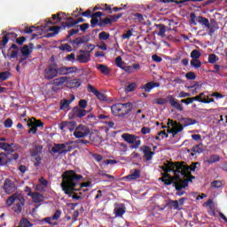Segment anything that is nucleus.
<instances>
[{"instance_id": "obj_22", "label": "nucleus", "mask_w": 227, "mask_h": 227, "mask_svg": "<svg viewBox=\"0 0 227 227\" xmlns=\"http://www.w3.org/2000/svg\"><path fill=\"white\" fill-rule=\"evenodd\" d=\"M140 150H142L145 160H152L153 159L155 153L152 152V149L149 146L144 145Z\"/></svg>"}, {"instance_id": "obj_5", "label": "nucleus", "mask_w": 227, "mask_h": 227, "mask_svg": "<svg viewBox=\"0 0 227 227\" xmlns=\"http://www.w3.org/2000/svg\"><path fill=\"white\" fill-rule=\"evenodd\" d=\"M172 164H175V162L173 161H167V163H165L162 167H161V169H163V171L165 173H174V176L172 177H168V179H165L164 180V183L165 185H175V183L176 182H180V173L178 172H175V168L173 170V165Z\"/></svg>"}, {"instance_id": "obj_28", "label": "nucleus", "mask_w": 227, "mask_h": 227, "mask_svg": "<svg viewBox=\"0 0 227 227\" xmlns=\"http://www.w3.org/2000/svg\"><path fill=\"white\" fill-rule=\"evenodd\" d=\"M17 36H19V35H17V33L15 32L7 33L5 35L3 36V41H2L3 47L6 46V43L10 42V38H12V40L13 41L17 39Z\"/></svg>"}, {"instance_id": "obj_1", "label": "nucleus", "mask_w": 227, "mask_h": 227, "mask_svg": "<svg viewBox=\"0 0 227 227\" xmlns=\"http://www.w3.org/2000/svg\"><path fill=\"white\" fill-rule=\"evenodd\" d=\"M82 175H79L75 170H67L63 175V180L60 184L62 191L67 196H72L74 192H77L82 189V187H90L91 185L90 182H82Z\"/></svg>"}, {"instance_id": "obj_34", "label": "nucleus", "mask_w": 227, "mask_h": 227, "mask_svg": "<svg viewBox=\"0 0 227 227\" xmlns=\"http://www.w3.org/2000/svg\"><path fill=\"white\" fill-rule=\"evenodd\" d=\"M181 121L184 127H189L191 125H196V123H198V121L191 118H182Z\"/></svg>"}, {"instance_id": "obj_44", "label": "nucleus", "mask_w": 227, "mask_h": 227, "mask_svg": "<svg viewBox=\"0 0 227 227\" xmlns=\"http://www.w3.org/2000/svg\"><path fill=\"white\" fill-rule=\"evenodd\" d=\"M32 52H33V51H31L29 49L28 45H24L21 48V54H22V56H25L26 58H27L29 56V54H31Z\"/></svg>"}, {"instance_id": "obj_35", "label": "nucleus", "mask_w": 227, "mask_h": 227, "mask_svg": "<svg viewBox=\"0 0 227 227\" xmlns=\"http://www.w3.org/2000/svg\"><path fill=\"white\" fill-rule=\"evenodd\" d=\"M88 42H90V37H77L71 41V43L81 45V43H88Z\"/></svg>"}, {"instance_id": "obj_38", "label": "nucleus", "mask_w": 227, "mask_h": 227, "mask_svg": "<svg viewBox=\"0 0 227 227\" xmlns=\"http://www.w3.org/2000/svg\"><path fill=\"white\" fill-rule=\"evenodd\" d=\"M111 20L108 18L99 19V22H98L97 26H99V27H106V26H111Z\"/></svg>"}, {"instance_id": "obj_12", "label": "nucleus", "mask_w": 227, "mask_h": 227, "mask_svg": "<svg viewBox=\"0 0 227 227\" xmlns=\"http://www.w3.org/2000/svg\"><path fill=\"white\" fill-rule=\"evenodd\" d=\"M73 136H74L76 139L87 137V136H90V128H88V126L80 124L78 127H76L75 130L73 133Z\"/></svg>"}, {"instance_id": "obj_14", "label": "nucleus", "mask_w": 227, "mask_h": 227, "mask_svg": "<svg viewBox=\"0 0 227 227\" xmlns=\"http://www.w3.org/2000/svg\"><path fill=\"white\" fill-rule=\"evenodd\" d=\"M19 159V153H14L10 157L6 155L4 153H0V165L1 166H6L8 162H12V160H17Z\"/></svg>"}, {"instance_id": "obj_63", "label": "nucleus", "mask_w": 227, "mask_h": 227, "mask_svg": "<svg viewBox=\"0 0 227 227\" xmlns=\"http://www.w3.org/2000/svg\"><path fill=\"white\" fill-rule=\"evenodd\" d=\"M115 65H116L119 68H121V67L123 66V60L121 59V56H118V57L115 59Z\"/></svg>"}, {"instance_id": "obj_4", "label": "nucleus", "mask_w": 227, "mask_h": 227, "mask_svg": "<svg viewBox=\"0 0 227 227\" xmlns=\"http://www.w3.org/2000/svg\"><path fill=\"white\" fill-rule=\"evenodd\" d=\"M15 201H18V202L15 203ZM13 203L15 204L13 205ZM5 205H7V207H12V205H13L12 207L13 212L15 214H21L22 207L26 205V199H24L22 195H19V193H14L6 200Z\"/></svg>"}, {"instance_id": "obj_37", "label": "nucleus", "mask_w": 227, "mask_h": 227, "mask_svg": "<svg viewBox=\"0 0 227 227\" xmlns=\"http://www.w3.org/2000/svg\"><path fill=\"white\" fill-rule=\"evenodd\" d=\"M168 126H171L175 129V130H180L181 129V131L184 130V125L176 122V121H173V120L171 119H168V122L167 123Z\"/></svg>"}, {"instance_id": "obj_26", "label": "nucleus", "mask_w": 227, "mask_h": 227, "mask_svg": "<svg viewBox=\"0 0 227 227\" xmlns=\"http://www.w3.org/2000/svg\"><path fill=\"white\" fill-rule=\"evenodd\" d=\"M70 99H62L60 101V109L61 111H65V109H70V104L75 100V96L71 95Z\"/></svg>"}, {"instance_id": "obj_19", "label": "nucleus", "mask_w": 227, "mask_h": 227, "mask_svg": "<svg viewBox=\"0 0 227 227\" xmlns=\"http://www.w3.org/2000/svg\"><path fill=\"white\" fill-rule=\"evenodd\" d=\"M75 127H77V122L74 121H64L60 123V130H69L70 132H74L75 130Z\"/></svg>"}, {"instance_id": "obj_30", "label": "nucleus", "mask_w": 227, "mask_h": 227, "mask_svg": "<svg viewBox=\"0 0 227 227\" xmlns=\"http://www.w3.org/2000/svg\"><path fill=\"white\" fill-rule=\"evenodd\" d=\"M59 29H61V27L59 26L50 27L49 31L52 32L47 33L46 38H54V36L59 33Z\"/></svg>"}, {"instance_id": "obj_41", "label": "nucleus", "mask_w": 227, "mask_h": 227, "mask_svg": "<svg viewBox=\"0 0 227 227\" xmlns=\"http://www.w3.org/2000/svg\"><path fill=\"white\" fill-rule=\"evenodd\" d=\"M18 227H33V223H31L26 217H22Z\"/></svg>"}, {"instance_id": "obj_58", "label": "nucleus", "mask_w": 227, "mask_h": 227, "mask_svg": "<svg viewBox=\"0 0 227 227\" xmlns=\"http://www.w3.org/2000/svg\"><path fill=\"white\" fill-rule=\"evenodd\" d=\"M78 107H80V109H86V107H88V101H86V99H81L78 103Z\"/></svg>"}, {"instance_id": "obj_47", "label": "nucleus", "mask_w": 227, "mask_h": 227, "mask_svg": "<svg viewBox=\"0 0 227 227\" xmlns=\"http://www.w3.org/2000/svg\"><path fill=\"white\" fill-rule=\"evenodd\" d=\"M109 38H111V34H109L106 31H103V32L98 34V39L101 40V41L102 40H104V41L109 40Z\"/></svg>"}, {"instance_id": "obj_27", "label": "nucleus", "mask_w": 227, "mask_h": 227, "mask_svg": "<svg viewBox=\"0 0 227 227\" xmlns=\"http://www.w3.org/2000/svg\"><path fill=\"white\" fill-rule=\"evenodd\" d=\"M81 84H82V81L79 78L71 79L67 82V88H70L71 90H75L77 88H80Z\"/></svg>"}, {"instance_id": "obj_42", "label": "nucleus", "mask_w": 227, "mask_h": 227, "mask_svg": "<svg viewBox=\"0 0 227 227\" xmlns=\"http://www.w3.org/2000/svg\"><path fill=\"white\" fill-rule=\"evenodd\" d=\"M167 205H168L170 207V208H173L174 210H179L180 208V204L178 202V200H169L167 203Z\"/></svg>"}, {"instance_id": "obj_13", "label": "nucleus", "mask_w": 227, "mask_h": 227, "mask_svg": "<svg viewBox=\"0 0 227 227\" xmlns=\"http://www.w3.org/2000/svg\"><path fill=\"white\" fill-rule=\"evenodd\" d=\"M5 194H13L17 191V185H15V182L10 178H6L2 186Z\"/></svg>"}, {"instance_id": "obj_20", "label": "nucleus", "mask_w": 227, "mask_h": 227, "mask_svg": "<svg viewBox=\"0 0 227 227\" xmlns=\"http://www.w3.org/2000/svg\"><path fill=\"white\" fill-rule=\"evenodd\" d=\"M88 90L90 91V93H93L98 100H101V102H106L107 100V96L100 91H98L93 85L90 84L88 85Z\"/></svg>"}, {"instance_id": "obj_40", "label": "nucleus", "mask_w": 227, "mask_h": 227, "mask_svg": "<svg viewBox=\"0 0 227 227\" xmlns=\"http://www.w3.org/2000/svg\"><path fill=\"white\" fill-rule=\"evenodd\" d=\"M139 176H141V170L139 169H135L134 173L127 176V178L129 180H137V178H139Z\"/></svg>"}, {"instance_id": "obj_49", "label": "nucleus", "mask_w": 227, "mask_h": 227, "mask_svg": "<svg viewBox=\"0 0 227 227\" xmlns=\"http://www.w3.org/2000/svg\"><path fill=\"white\" fill-rule=\"evenodd\" d=\"M201 146H203V144L194 145L192 148V152H193V153H203V148H201Z\"/></svg>"}, {"instance_id": "obj_51", "label": "nucleus", "mask_w": 227, "mask_h": 227, "mask_svg": "<svg viewBox=\"0 0 227 227\" xmlns=\"http://www.w3.org/2000/svg\"><path fill=\"white\" fill-rule=\"evenodd\" d=\"M79 194L74 192L73 193H71V196L68 195V197L73 198V200H76L77 201H81V200H82V192H80Z\"/></svg>"}, {"instance_id": "obj_62", "label": "nucleus", "mask_w": 227, "mask_h": 227, "mask_svg": "<svg viewBox=\"0 0 227 227\" xmlns=\"http://www.w3.org/2000/svg\"><path fill=\"white\" fill-rule=\"evenodd\" d=\"M78 15H81L82 17H87L88 19H91V10L88 9L84 12H79Z\"/></svg>"}, {"instance_id": "obj_48", "label": "nucleus", "mask_w": 227, "mask_h": 227, "mask_svg": "<svg viewBox=\"0 0 227 227\" xmlns=\"http://www.w3.org/2000/svg\"><path fill=\"white\" fill-rule=\"evenodd\" d=\"M191 67H193V68H200L201 67V60L200 59H192L190 62Z\"/></svg>"}, {"instance_id": "obj_36", "label": "nucleus", "mask_w": 227, "mask_h": 227, "mask_svg": "<svg viewBox=\"0 0 227 227\" xmlns=\"http://www.w3.org/2000/svg\"><path fill=\"white\" fill-rule=\"evenodd\" d=\"M98 70H99V72H101L103 75H109V74L111 73V69H109V67L104 64H99L98 66Z\"/></svg>"}, {"instance_id": "obj_2", "label": "nucleus", "mask_w": 227, "mask_h": 227, "mask_svg": "<svg viewBox=\"0 0 227 227\" xmlns=\"http://www.w3.org/2000/svg\"><path fill=\"white\" fill-rule=\"evenodd\" d=\"M172 166L175 173H179L181 176H191V171H196L197 166H200V162H193L189 166L184 161H175L172 163Z\"/></svg>"}, {"instance_id": "obj_55", "label": "nucleus", "mask_w": 227, "mask_h": 227, "mask_svg": "<svg viewBox=\"0 0 227 227\" xmlns=\"http://www.w3.org/2000/svg\"><path fill=\"white\" fill-rule=\"evenodd\" d=\"M211 187H215V189H220V187H223V182L215 180L211 183Z\"/></svg>"}, {"instance_id": "obj_57", "label": "nucleus", "mask_w": 227, "mask_h": 227, "mask_svg": "<svg viewBox=\"0 0 227 227\" xmlns=\"http://www.w3.org/2000/svg\"><path fill=\"white\" fill-rule=\"evenodd\" d=\"M136 88H137V84L136 82H132L126 87V91L129 93L130 91H134Z\"/></svg>"}, {"instance_id": "obj_7", "label": "nucleus", "mask_w": 227, "mask_h": 227, "mask_svg": "<svg viewBox=\"0 0 227 227\" xmlns=\"http://www.w3.org/2000/svg\"><path fill=\"white\" fill-rule=\"evenodd\" d=\"M43 77L46 81H52L58 77V64L53 63L46 67L43 71Z\"/></svg>"}, {"instance_id": "obj_46", "label": "nucleus", "mask_w": 227, "mask_h": 227, "mask_svg": "<svg viewBox=\"0 0 227 227\" xmlns=\"http://www.w3.org/2000/svg\"><path fill=\"white\" fill-rule=\"evenodd\" d=\"M190 58H192V59H200L201 58V52L198 50H193L191 52Z\"/></svg>"}, {"instance_id": "obj_6", "label": "nucleus", "mask_w": 227, "mask_h": 227, "mask_svg": "<svg viewBox=\"0 0 227 227\" xmlns=\"http://www.w3.org/2000/svg\"><path fill=\"white\" fill-rule=\"evenodd\" d=\"M122 139L126 141V143H129V145H131L130 148L131 150H137L139 146H141V139L139 137L129 133H123L121 135Z\"/></svg>"}, {"instance_id": "obj_17", "label": "nucleus", "mask_w": 227, "mask_h": 227, "mask_svg": "<svg viewBox=\"0 0 227 227\" xmlns=\"http://www.w3.org/2000/svg\"><path fill=\"white\" fill-rule=\"evenodd\" d=\"M75 61L78 63H88L91 61V55L89 51L81 50L80 54L76 56Z\"/></svg>"}, {"instance_id": "obj_3", "label": "nucleus", "mask_w": 227, "mask_h": 227, "mask_svg": "<svg viewBox=\"0 0 227 227\" xmlns=\"http://www.w3.org/2000/svg\"><path fill=\"white\" fill-rule=\"evenodd\" d=\"M133 105L131 102L116 103L111 106L112 114L119 118H125L127 114L132 112Z\"/></svg>"}, {"instance_id": "obj_43", "label": "nucleus", "mask_w": 227, "mask_h": 227, "mask_svg": "<svg viewBox=\"0 0 227 227\" xmlns=\"http://www.w3.org/2000/svg\"><path fill=\"white\" fill-rule=\"evenodd\" d=\"M156 27H159L160 31L158 33L159 36H166V26L164 24H157Z\"/></svg>"}, {"instance_id": "obj_50", "label": "nucleus", "mask_w": 227, "mask_h": 227, "mask_svg": "<svg viewBox=\"0 0 227 227\" xmlns=\"http://www.w3.org/2000/svg\"><path fill=\"white\" fill-rule=\"evenodd\" d=\"M34 120V121H33ZM33 120H30L29 122L31 123V125H34L35 128L38 129V127H43V122H42V121L40 120H36L35 118H33Z\"/></svg>"}, {"instance_id": "obj_60", "label": "nucleus", "mask_w": 227, "mask_h": 227, "mask_svg": "<svg viewBox=\"0 0 227 227\" xmlns=\"http://www.w3.org/2000/svg\"><path fill=\"white\" fill-rule=\"evenodd\" d=\"M4 125L5 129H12V126L13 125V121L8 118L4 121Z\"/></svg>"}, {"instance_id": "obj_53", "label": "nucleus", "mask_w": 227, "mask_h": 227, "mask_svg": "<svg viewBox=\"0 0 227 227\" xmlns=\"http://www.w3.org/2000/svg\"><path fill=\"white\" fill-rule=\"evenodd\" d=\"M27 126L31 127L28 130V134H36V132H38V128H36V126L34 124H31V122H27Z\"/></svg>"}, {"instance_id": "obj_29", "label": "nucleus", "mask_w": 227, "mask_h": 227, "mask_svg": "<svg viewBox=\"0 0 227 227\" xmlns=\"http://www.w3.org/2000/svg\"><path fill=\"white\" fill-rule=\"evenodd\" d=\"M160 86V84L159 82H149L142 87V90L146 91V93H150L153 88H159Z\"/></svg>"}, {"instance_id": "obj_8", "label": "nucleus", "mask_w": 227, "mask_h": 227, "mask_svg": "<svg viewBox=\"0 0 227 227\" xmlns=\"http://www.w3.org/2000/svg\"><path fill=\"white\" fill-rule=\"evenodd\" d=\"M195 179L196 176H192V174L186 176H180L179 181L174 183V187L176 191H180V189H185V187L189 186V182H192V180Z\"/></svg>"}, {"instance_id": "obj_11", "label": "nucleus", "mask_w": 227, "mask_h": 227, "mask_svg": "<svg viewBox=\"0 0 227 227\" xmlns=\"http://www.w3.org/2000/svg\"><path fill=\"white\" fill-rule=\"evenodd\" d=\"M87 113L90 112L86 111L85 109H82L79 106H74L67 116L69 120H76V118H84Z\"/></svg>"}, {"instance_id": "obj_56", "label": "nucleus", "mask_w": 227, "mask_h": 227, "mask_svg": "<svg viewBox=\"0 0 227 227\" xmlns=\"http://www.w3.org/2000/svg\"><path fill=\"white\" fill-rule=\"evenodd\" d=\"M40 27H35V26L32 27H26L24 33H26L27 35H31V33H33L35 31V29H39Z\"/></svg>"}, {"instance_id": "obj_15", "label": "nucleus", "mask_w": 227, "mask_h": 227, "mask_svg": "<svg viewBox=\"0 0 227 227\" xmlns=\"http://www.w3.org/2000/svg\"><path fill=\"white\" fill-rule=\"evenodd\" d=\"M66 144H55V145L51 148L52 153H59V155H62V153H67V152H72V146H69L67 150Z\"/></svg>"}, {"instance_id": "obj_32", "label": "nucleus", "mask_w": 227, "mask_h": 227, "mask_svg": "<svg viewBox=\"0 0 227 227\" xmlns=\"http://www.w3.org/2000/svg\"><path fill=\"white\" fill-rule=\"evenodd\" d=\"M68 81V77L67 76H60L59 78H56L52 81L51 84H53V86H63V84H65V82Z\"/></svg>"}, {"instance_id": "obj_16", "label": "nucleus", "mask_w": 227, "mask_h": 227, "mask_svg": "<svg viewBox=\"0 0 227 227\" xmlns=\"http://www.w3.org/2000/svg\"><path fill=\"white\" fill-rule=\"evenodd\" d=\"M66 17H67V13L62 12H60L57 14H52L51 19L53 21L49 20L46 22V26H49V25L54 26L56 24H59V22H61V20H65V19H67Z\"/></svg>"}, {"instance_id": "obj_45", "label": "nucleus", "mask_w": 227, "mask_h": 227, "mask_svg": "<svg viewBox=\"0 0 227 227\" xmlns=\"http://www.w3.org/2000/svg\"><path fill=\"white\" fill-rule=\"evenodd\" d=\"M12 75L10 71H4L0 73V81H8Z\"/></svg>"}, {"instance_id": "obj_64", "label": "nucleus", "mask_w": 227, "mask_h": 227, "mask_svg": "<svg viewBox=\"0 0 227 227\" xmlns=\"http://www.w3.org/2000/svg\"><path fill=\"white\" fill-rule=\"evenodd\" d=\"M60 51H67V52H72V46L68 44H62L59 47Z\"/></svg>"}, {"instance_id": "obj_10", "label": "nucleus", "mask_w": 227, "mask_h": 227, "mask_svg": "<svg viewBox=\"0 0 227 227\" xmlns=\"http://www.w3.org/2000/svg\"><path fill=\"white\" fill-rule=\"evenodd\" d=\"M190 18H191L190 23L192 24L193 26H198V22H199V24H200L201 26H205V27H210V21H208V19L203 16H199L196 18V12H192L190 14Z\"/></svg>"}, {"instance_id": "obj_54", "label": "nucleus", "mask_w": 227, "mask_h": 227, "mask_svg": "<svg viewBox=\"0 0 227 227\" xmlns=\"http://www.w3.org/2000/svg\"><path fill=\"white\" fill-rule=\"evenodd\" d=\"M133 29H129L125 34L121 35L122 40H130V36H132Z\"/></svg>"}, {"instance_id": "obj_52", "label": "nucleus", "mask_w": 227, "mask_h": 227, "mask_svg": "<svg viewBox=\"0 0 227 227\" xmlns=\"http://www.w3.org/2000/svg\"><path fill=\"white\" fill-rule=\"evenodd\" d=\"M207 60H208V63H211L212 65H214V63H217L219 59L217 58V55H215V54H209Z\"/></svg>"}, {"instance_id": "obj_23", "label": "nucleus", "mask_w": 227, "mask_h": 227, "mask_svg": "<svg viewBox=\"0 0 227 227\" xmlns=\"http://www.w3.org/2000/svg\"><path fill=\"white\" fill-rule=\"evenodd\" d=\"M91 20H90V27H96L97 24H98L99 20L104 17V12H97L91 14Z\"/></svg>"}, {"instance_id": "obj_61", "label": "nucleus", "mask_w": 227, "mask_h": 227, "mask_svg": "<svg viewBox=\"0 0 227 227\" xmlns=\"http://www.w3.org/2000/svg\"><path fill=\"white\" fill-rule=\"evenodd\" d=\"M101 10L103 12H108V13H113V9L107 4H102Z\"/></svg>"}, {"instance_id": "obj_25", "label": "nucleus", "mask_w": 227, "mask_h": 227, "mask_svg": "<svg viewBox=\"0 0 227 227\" xmlns=\"http://www.w3.org/2000/svg\"><path fill=\"white\" fill-rule=\"evenodd\" d=\"M27 196H31L34 203H43V201H45V197L40 192H28Z\"/></svg>"}, {"instance_id": "obj_18", "label": "nucleus", "mask_w": 227, "mask_h": 227, "mask_svg": "<svg viewBox=\"0 0 227 227\" xmlns=\"http://www.w3.org/2000/svg\"><path fill=\"white\" fill-rule=\"evenodd\" d=\"M74 72H77V67H67L65 66H62V67H59L57 65V76L58 75H69V74H74Z\"/></svg>"}, {"instance_id": "obj_31", "label": "nucleus", "mask_w": 227, "mask_h": 227, "mask_svg": "<svg viewBox=\"0 0 227 227\" xmlns=\"http://www.w3.org/2000/svg\"><path fill=\"white\" fill-rule=\"evenodd\" d=\"M169 104L172 107H175L177 111H184V106L178 103L177 99H175L173 96H169Z\"/></svg>"}, {"instance_id": "obj_59", "label": "nucleus", "mask_w": 227, "mask_h": 227, "mask_svg": "<svg viewBox=\"0 0 227 227\" xmlns=\"http://www.w3.org/2000/svg\"><path fill=\"white\" fill-rule=\"evenodd\" d=\"M185 77L189 81H194L196 79V74L194 72H188L186 73Z\"/></svg>"}, {"instance_id": "obj_21", "label": "nucleus", "mask_w": 227, "mask_h": 227, "mask_svg": "<svg viewBox=\"0 0 227 227\" xmlns=\"http://www.w3.org/2000/svg\"><path fill=\"white\" fill-rule=\"evenodd\" d=\"M127 212V207L125 204H115V207L114 209V214H115V217H123V215Z\"/></svg>"}, {"instance_id": "obj_39", "label": "nucleus", "mask_w": 227, "mask_h": 227, "mask_svg": "<svg viewBox=\"0 0 227 227\" xmlns=\"http://www.w3.org/2000/svg\"><path fill=\"white\" fill-rule=\"evenodd\" d=\"M219 160H221V158L219 157V155L214 154L207 158L206 162H207V164H214L215 162H219Z\"/></svg>"}, {"instance_id": "obj_9", "label": "nucleus", "mask_w": 227, "mask_h": 227, "mask_svg": "<svg viewBox=\"0 0 227 227\" xmlns=\"http://www.w3.org/2000/svg\"><path fill=\"white\" fill-rule=\"evenodd\" d=\"M0 148L4 150V152H6L5 155L12 157V153H15L20 146L15 143L8 144L6 142H0Z\"/></svg>"}, {"instance_id": "obj_33", "label": "nucleus", "mask_w": 227, "mask_h": 227, "mask_svg": "<svg viewBox=\"0 0 227 227\" xmlns=\"http://www.w3.org/2000/svg\"><path fill=\"white\" fill-rule=\"evenodd\" d=\"M2 54L4 59L9 58V59H17V58H19V51L17 50L11 51V54L10 52H8V54L4 53V51L3 50Z\"/></svg>"}, {"instance_id": "obj_24", "label": "nucleus", "mask_w": 227, "mask_h": 227, "mask_svg": "<svg viewBox=\"0 0 227 227\" xmlns=\"http://www.w3.org/2000/svg\"><path fill=\"white\" fill-rule=\"evenodd\" d=\"M81 22H84V19L82 18H78L76 20L74 21H69V22H62V27L64 29H66V27H67L68 29H70V27H77V26H79V23Z\"/></svg>"}]
</instances>
